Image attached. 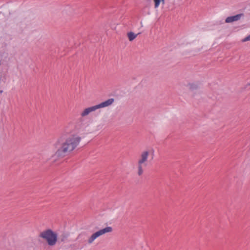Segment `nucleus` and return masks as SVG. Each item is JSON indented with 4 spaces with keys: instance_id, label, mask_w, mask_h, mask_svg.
I'll return each instance as SVG.
<instances>
[{
    "instance_id": "1",
    "label": "nucleus",
    "mask_w": 250,
    "mask_h": 250,
    "mask_svg": "<svg viewBox=\"0 0 250 250\" xmlns=\"http://www.w3.org/2000/svg\"><path fill=\"white\" fill-rule=\"evenodd\" d=\"M81 141V137L78 136L74 135L68 137L62 144L55 155L58 157H63L68 155L77 147Z\"/></svg>"
},
{
    "instance_id": "2",
    "label": "nucleus",
    "mask_w": 250,
    "mask_h": 250,
    "mask_svg": "<svg viewBox=\"0 0 250 250\" xmlns=\"http://www.w3.org/2000/svg\"><path fill=\"white\" fill-rule=\"evenodd\" d=\"M39 237L45 241L50 247L54 246L58 241V234L50 229L41 231Z\"/></svg>"
},
{
    "instance_id": "3",
    "label": "nucleus",
    "mask_w": 250,
    "mask_h": 250,
    "mask_svg": "<svg viewBox=\"0 0 250 250\" xmlns=\"http://www.w3.org/2000/svg\"><path fill=\"white\" fill-rule=\"evenodd\" d=\"M149 151H145L143 152L141 155V158L138 162V172L137 174L139 176H141L143 173V166L146 167V162L147 161L149 156Z\"/></svg>"
},
{
    "instance_id": "4",
    "label": "nucleus",
    "mask_w": 250,
    "mask_h": 250,
    "mask_svg": "<svg viewBox=\"0 0 250 250\" xmlns=\"http://www.w3.org/2000/svg\"><path fill=\"white\" fill-rule=\"evenodd\" d=\"M112 228L111 227H107L103 229H100L99 231L93 233L87 239L88 244H92L93 241L97 239L98 237L106 233L112 231Z\"/></svg>"
},
{
    "instance_id": "5",
    "label": "nucleus",
    "mask_w": 250,
    "mask_h": 250,
    "mask_svg": "<svg viewBox=\"0 0 250 250\" xmlns=\"http://www.w3.org/2000/svg\"><path fill=\"white\" fill-rule=\"evenodd\" d=\"M97 109V108L96 105L86 108L81 113L80 115L82 117H84L88 115L90 113L93 112Z\"/></svg>"
},
{
    "instance_id": "6",
    "label": "nucleus",
    "mask_w": 250,
    "mask_h": 250,
    "mask_svg": "<svg viewBox=\"0 0 250 250\" xmlns=\"http://www.w3.org/2000/svg\"><path fill=\"white\" fill-rule=\"evenodd\" d=\"M244 16V14L241 13L234 16L227 17L225 20L226 23L232 22L233 21H239L241 18Z\"/></svg>"
},
{
    "instance_id": "7",
    "label": "nucleus",
    "mask_w": 250,
    "mask_h": 250,
    "mask_svg": "<svg viewBox=\"0 0 250 250\" xmlns=\"http://www.w3.org/2000/svg\"><path fill=\"white\" fill-rule=\"evenodd\" d=\"M114 101V99L113 98H111L96 105L98 109L101 108H104L105 107L110 106L113 103Z\"/></svg>"
},
{
    "instance_id": "8",
    "label": "nucleus",
    "mask_w": 250,
    "mask_h": 250,
    "mask_svg": "<svg viewBox=\"0 0 250 250\" xmlns=\"http://www.w3.org/2000/svg\"><path fill=\"white\" fill-rule=\"evenodd\" d=\"M137 35L138 34H136L132 32H129L127 33V36L129 41H132L134 40Z\"/></svg>"
},
{
    "instance_id": "9",
    "label": "nucleus",
    "mask_w": 250,
    "mask_h": 250,
    "mask_svg": "<svg viewBox=\"0 0 250 250\" xmlns=\"http://www.w3.org/2000/svg\"><path fill=\"white\" fill-rule=\"evenodd\" d=\"M189 86L190 90L193 91L198 88V85L194 83H189L188 85Z\"/></svg>"
},
{
    "instance_id": "10",
    "label": "nucleus",
    "mask_w": 250,
    "mask_h": 250,
    "mask_svg": "<svg viewBox=\"0 0 250 250\" xmlns=\"http://www.w3.org/2000/svg\"><path fill=\"white\" fill-rule=\"evenodd\" d=\"M154 2L155 7L157 8L159 6L161 2V0H154Z\"/></svg>"
},
{
    "instance_id": "11",
    "label": "nucleus",
    "mask_w": 250,
    "mask_h": 250,
    "mask_svg": "<svg viewBox=\"0 0 250 250\" xmlns=\"http://www.w3.org/2000/svg\"><path fill=\"white\" fill-rule=\"evenodd\" d=\"M249 41H250V35L249 36L246 37L243 40V42H244Z\"/></svg>"
},
{
    "instance_id": "12",
    "label": "nucleus",
    "mask_w": 250,
    "mask_h": 250,
    "mask_svg": "<svg viewBox=\"0 0 250 250\" xmlns=\"http://www.w3.org/2000/svg\"><path fill=\"white\" fill-rule=\"evenodd\" d=\"M66 236L65 235H64L62 236L61 241L62 242L66 240Z\"/></svg>"
},
{
    "instance_id": "13",
    "label": "nucleus",
    "mask_w": 250,
    "mask_h": 250,
    "mask_svg": "<svg viewBox=\"0 0 250 250\" xmlns=\"http://www.w3.org/2000/svg\"><path fill=\"white\" fill-rule=\"evenodd\" d=\"M2 92V90H0V93H1Z\"/></svg>"
}]
</instances>
